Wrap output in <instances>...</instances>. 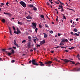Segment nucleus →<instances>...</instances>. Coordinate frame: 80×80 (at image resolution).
Masks as SVG:
<instances>
[{
	"label": "nucleus",
	"instance_id": "nucleus-59",
	"mask_svg": "<svg viewBox=\"0 0 80 80\" xmlns=\"http://www.w3.org/2000/svg\"><path fill=\"white\" fill-rule=\"evenodd\" d=\"M29 63H32V61H29Z\"/></svg>",
	"mask_w": 80,
	"mask_h": 80
},
{
	"label": "nucleus",
	"instance_id": "nucleus-2",
	"mask_svg": "<svg viewBox=\"0 0 80 80\" xmlns=\"http://www.w3.org/2000/svg\"><path fill=\"white\" fill-rule=\"evenodd\" d=\"M17 31H14V32L15 33H16V34H18L19 33H21V32H20V31L18 29V28H17Z\"/></svg>",
	"mask_w": 80,
	"mask_h": 80
},
{
	"label": "nucleus",
	"instance_id": "nucleus-55",
	"mask_svg": "<svg viewBox=\"0 0 80 80\" xmlns=\"http://www.w3.org/2000/svg\"><path fill=\"white\" fill-rule=\"evenodd\" d=\"M1 5H2V6L4 5V3H1Z\"/></svg>",
	"mask_w": 80,
	"mask_h": 80
},
{
	"label": "nucleus",
	"instance_id": "nucleus-47",
	"mask_svg": "<svg viewBox=\"0 0 80 80\" xmlns=\"http://www.w3.org/2000/svg\"><path fill=\"white\" fill-rule=\"evenodd\" d=\"M53 52H54L53 51H51V53H53Z\"/></svg>",
	"mask_w": 80,
	"mask_h": 80
},
{
	"label": "nucleus",
	"instance_id": "nucleus-60",
	"mask_svg": "<svg viewBox=\"0 0 80 80\" xmlns=\"http://www.w3.org/2000/svg\"><path fill=\"white\" fill-rule=\"evenodd\" d=\"M47 5H50V4L48 2H47Z\"/></svg>",
	"mask_w": 80,
	"mask_h": 80
},
{
	"label": "nucleus",
	"instance_id": "nucleus-25",
	"mask_svg": "<svg viewBox=\"0 0 80 80\" xmlns=\"http://www.w3.org/2000/svg\"><path fill=\"white\" fill-rule=\"evenodd\" d=\"M70 63H72V64H75V62L73 61H70Z\"/></svg>",
	"mask_w": 80,
	"mask_h": 80
},
{
	"label": "nucleus",
	"instance_id": "nucleus-3",
	"mask_svg": "<svg viewBox=\"0 0 80 80\" xmlns=\"http://www.w3.org/2000/svg\"><path fill=\"white\" fill-rule=\"evenodd\" d=\"M32 63L33 65H37L38 66V64H37V62H36V61L34 59L32 61Z\"/></svg>",
	"mask_w": 80,
	"mask_h": 80
},
{
	"label": "nucleus",
	"instance_id": "nucleus-31",
	"mask_svg": "<svg viewBox=\"0 0 80 80\" xmlns=\"http://www.w3.org/2000/svg\"><path fill=\"white\" fill-rule=\"evenodd\" d=\"M73 30L74 32H77V29L76 28L74 29Z\"/></svg>",
	"mask_w": 80,
	"mask_h": 80
},
{
	"label": "nucleus",
	"instance_id": "nucleus-49",
	"mask_svg": "<svg viewBox=\"0 0 80 80\" xmlns=\"http://www.w3.org/2000/svg\"><path fill=\"white\" fill-rule=\"evenodd\" d=\"M33 49L34 50V51H35L36 50V48H33Z\"/></svg>",
	"mask_w": 80,
	"mask_h": 80
},
{
	"label": "nucleus",
	"instance_id": "nucleus-46",
	"mask_svg": "<svg viewBox=\"0 0 80 80\" xmlns=\"http://www.w3.org/2000/svg\"><path fill=\"white\" fill-rule=\"evenodd\" d=\"M64 10H63V8H62V10H61V12H63V11Z\"/></svg>",
	"mask_w": 80,
	"mask_h": 80
},
{
	"label": "nucleus",
	"instance_id": "nucleus-36",
	"mask_svg": "<svg viewBox=\"0 0 80 80\" xmlns=\"http://www.w3.org/2000/svg\"><path fill=\"white\" fill-rule=\"evenodd\" d=\"M8 55H9V56H10V55H11V54H11V53H8Z\"/></svg>",
	"mask_w": 80,
	"mask_h": 80
},
{
	"label": "nucleus",
	"instance_id": "nucleus-44",
	"mask_svg": "<svg viewBox=\"0 0 80 80\" xmlns=\"http://www.w3.org/2000/svg\"><path fill=\"white\" fill-rule=\"evenodd\" d=\"M65 42H68V40H67V39H65Z\"/></svg>",
	"mask_w": 80,
	"mask_h": 80
},
{
	"label": "nucleus",
	"instance_id": "nucleus-32",
	"mask_svg": "<svg viewBox=\"0 0 80 80\" xmlns=\"http://www.w3.org/2000/svg\"><path fill=\"white\" fill-rule=\"evenodd\" d=\"M60 47V46H57L56 47H55L54 48H59Z\"/></svg>",
	"mask_w": 80,
	"mask_h": 80
},
{
	"label": "nucleus",
	"instance_id": "nucleus-8",
	"mask_svg": "<svg viewBox=\"0 0 80 80\" xmlns=\"http://www.w3.org/2000/svg\"><path fill=\"white\" fill-rule=\"evenodd\" d=\"M33 40L34 42H35V43H36L37 42H36V40L38 41V38H37L36 37H35V38H34Z\"/></svg>",
	"mask_w": 80,
	"mask_h": 80
},
{
	"label": "nucleus",
	"instance_id": "nucleus-5",
	"mask_svg": "<svg viewBox=\"0 0 80 80\" xmlns=\"http://www.w3.org/2000/svg\"><path fill=\"white\" fill-rule=\"evenodd\" d=\"M71 71H72L73 72H78V71H80V68H79L78 69H77V68H74Z\"/></svg>",
	"mask_w": 80,
	"mask_h": 80
},
{
	"label": "nucleus",
	"instance_id": "nucleus-17",
	"mask_svg": "<svg viewBox=\"0 0 80 80\" xmlns=\"http://www.w3.org/2000/svg\"><path fill=\"white\" fill-rule=\"evenodd\" d=\"M68 48L69 50H72V49H74V48H75V47H71V48Z\"/></svg>",
	"mask_w": 80,
	"mask_h": 80
},
{
	"label": "nucleus",
	"instance_id": "nucleus-7",
	"mask_svg": "<svg viewBox=\"0 0 80 80\" xmlns=\"http://www.w3.org/2000/svg\"><path fill=\"white\" fill-rule=\"evenodd\" d=\"M45 43V39H44L43 41L40 42V45H43Z\"/></svg>",
	"mask_w": 80,
	"mask_h": 80
},
{
	"label": "nucleus",
	"instance_id": "nucleus-1",
	"mask_svg": "<svg viewBox=\"0 0 80 80\" xmlns=\"http://www.w3.org/2000/svg\"><path fill=\"white\" fill-rule=\"evenodd\" d=\"M20 3L23 7H26V4L23 2L21 1L20 2Z\"/></svg>",
	"mask_w": 80,
	"mask_h": 80
},
{
	"label": "nucleus",
	"instance_id": "nucleus-33",
	"mask_svg": "<svg viewBox=\"0 0 80 80\" xmlns=\"http://www.w3.org/2000/svg\"><path fill=\"white\" fill-rule=\"evenodd\" d=\"M26 42V40H23V41L22 42V43H25Z\"/></svg>",
	"mask_w": 80,
	"mask_h": 80
},
{
	"label": "nucleus",
	"instance_id": "nucleus-12",
	"mask_svg": "<svg viewBox=\"0 0 80 80\" xmlns=\"http://www.w3.org/2000/svg\"><path fill=\"white\" fill-rule=\"evenodd\" d=\"M43 34H44V38H47V37H48V36H47V34L45 33H43Z\"/></svg>",
	"mask_w": 80,
	"mask_h": 80
},
{
	"label": "nucleus",
	"instance_id": "nucleus-4",
	"mask_svg": "<svg viewBox=\"0 0 80 80\" xmlns=\"http://www.w3.org/2000/svg\"><path fill=\"white\" fill-rule=\"evenodd\" d=\"M32 27L33 28H34V29L36 28V27H37V24L34 22H32Z\"/></svg>",
	"mask_w": 80,
	"mask_h": 80
},
{
	"label": "nucleus",
	"instance_id": "nucleus-41",
	"mask_svg": "<svg viewBox=\"0 0 80 80\" xmlns=\"http://www.w3.org/2000/svg\"><path fill=\"white\" fill-rule=\"evenodd\" d=\"M63 18H62L63 19H65V20H66V18L65 17L63 16Z\"/></svg>",
	"mask_w": 80,
	"mask_h": 80
},
{
	"label": "nucleus",
	"instance_id": "nucleus-13",
	"mask_svg": "<svg viewBox=\"0 0 80 80\" xmlns=\"http://www.w3.org/2000/svg\"><path fill=\"white\" fill-rule=\"evenodd\" d=\"M4 14L5 15H8L9 16H10L11 15V14L8 13L4 12Z\"/></svg>",
	"mask_w": 80,
	"mask_h": 80
},
{
	"label": "nucleus",
	"instance_id": "nucleus-62",
	"mask_svg": "<svg viewBox=\"0 0 80 80\" xmlns=\"http://www.w3.org/2000/svg\"><path fill=\"white\" fill-rule=\"evenodd\" d=\"M72 20H70V22L71 23H72Z\"/></svg>",
	"mask_w": 80,
	"mask_h": 80
},
{
	"label": "nucleus",
	"instance_id": "nucleus-45",
	"mask_svg": "<svg viewBox=\"0 0 80 80\" xmlns=\"http://www.w3.org/2000/svg\"><path fill=\"white\" fill-rule=\"evenodd\" d=\"M11 62L12 63H13V62H15V60H13Z\"/></svg>",
	"mask_w": 80,
	"mask_h": 80
},
{
	"label": "nucleus",
	"instance_id": "nucleus-15",
	"mask_svg": "<svg viewBox=\"0 0 80 80\" xmlns=\"http://www.w3.org/2000/svg\"><path fill=\"white\" fill-rule=\"evenodd\" d=\"M72 27H75L76 25V24L75 23V22H73L72 23Z\"/></svg>",
	"mask_w": 80,
	"mask_h": 80
},
{
	"label": "nucleus",
	"instance_id": "nucleus-38",
	"mask_svg": "<svg viewBox=\"0 0 80 80\" xmlns=\"http://www.w3.org/2000/svg\"><path fill=\"white\" fill-rule=\"evenodd\" d=\"M5 50H6V49H2V51H3V52H5Z\"/></svg>",
	"mask_w": 80,
	"mask_h": 80
},
{
	"label": "nucleus",
	"instance_id": "nucleus-56",
	"mask_svg": "<svg viewBox=\"0 0 80 80\" xmlns=\"http://www.w3.org/2000/svg\"><path fill=\"white\" fill-rule=\"evenodd\" d=\"M78 20H79V19L78 18H77L76 20V21H77V22L78 21Z\"/></svg>",
	"mask_w": 80,
	"mask_h": 80
},
{
	"label": "nucleus",
	"instance_id": "nucleus-57",
	"mask_svg": "<svg viewBox=\"0 0 80 80\" xmlns=\"http://www.w3.org/2000/svg\"><path fill=\"white\" fill-rule=\"evenodd\" d=\"M55 2L57 4H59V2H58L56 1Z\"/></svg>",
	"mask_w": 80,
	"mask_h": 80
},
{
	"label": "nucleus",
	"instance_id": "nucleus-22",
	"mask_svg": "<svg viewBox=\"0 0 80 80\" xmlns=\"http://www.w3.org/2000/svg\"><path fill=\"white\" fill-rule=\"evenodd\" d=\"M2 22H3V23H5V19H2Z\"/></svg>",
	"mask_w": 80,
	"mask_h": 80
},
{
	"label": "nucleus",
	"instance_id": "nucleus-16",
	"mask_svg": "<svg viewBox=\"0 0 80 80\" xmlns=\"http://www.w3.org/2000/svg\"><path fill=\"white\" fill-rule=\"evenodd\" d=\"M28 7H30V8H33V5L31 4L29 5Z\"/></svg>",
	"mask_w": 80,
	"mask_h": 80
},
{
	"label": "nucleus",
	"instance_id": "nucleus-10",
	"mask_svg": "<svg viewBox=\"0 0 80 80\" xmlns=\"http://www.w3.org/2000/svg\"><path fill=\"white\" fill-rule=\"evenodd\" d=\"M26 18H27V19H32V17H31V16H30V15H29L28 16L26 17Z\"/></svg>",
	"mask_w": 80,
	"mask_h": 80
},
{
	"label": "nucleus",
	"instance_id": "nucleus-19",
	"mask_svg": "<svg viewBox=\"0 0 80 80\" xmlns=\"http://www.w3.org/2000/svg\"><path fill=\"white\" fill-rule=\"evenodd\" d=\"M18 24H19V25H22V23L19 21H18Z\"/></svg>",
	"mask_w": 80,
	"mask_h": 80
},
{
	"label": "nucleus",
	"instance_id": "nucleus-37",
	"mask_svg": "<svg viewBox=\"0 0 80 80\" xmlns=\"http://www.w3.org/2000/svg\"><path fill=\"white\" fill-rule=\"evenodd\" d=\"M12 28L14 30H16L15 28V27H14V26L12 27Z\"/></svg>",
	"mask_w": 80,
	"mask_h": 80
},
{
	"label": "nucleus",
	"instance_id": "nucleus-40",
	"mask_svg": "<svg viewBox=\"0 0 80 80\" xmlns=\"http://www.w3.org/2000/svg\"><path fill=\"white\" fill-rule=\"evenodd\" d=\"M40 47V45L37 44V47Z\"/></svg>",
	"mask_w": 80,
	"mask_h": 80
},
{
	"label": "nucleus",
	"instance_id": "nucleus-50",
	"mask_svg": "<svg viewBox=\"0 0 80 80\" xmlns=\"http://www.w3.org/2000/svg\"><path fill=\"white\" fill-rule=\"evenodd\" d=\"M65 52H68V50H65Z\"/></svg>",
	"mask_w": 80,
	"mask_h": 80
},
{
	"label": "nucleus",
	"instance_id": "nucleus-52",
	"mask_svg": "<svg viewBox=\"0 0 80 80\" xmlns=\"http://www.w3.org/2000/svg\"><path fill=\"white\" fill-rule=\"evenodd\" d=\"M28 41L29 42H31L32 41V39H29Z\"/></svg>",
	"mask_w": 80,
	"mask_h": 80
},
{
	"label": "nucleus",
	"instance_id": "nucleus-54",
	"mask_svg": "<svg viewBox=\"0 0 80 80\" xmlns=\"http://www.w3.org/2000/svg\"><path fill=\"white\" fill-rule=\"evenodd\" d=\"M13 48H14V49H17V48H16V47H13Z\"/></svg>",
	"mask_w": 80,
	"mask_h": 80
},
{
	"label": "nucleus",
	"instance_id": "nucleus-58",
	"mask_svg": "<svg viewBox=\"0 0 80 80\" xmlns=\"http://www.w3.org/2000/svg\"><path fill=\"white\" fill-rule=\"evenodd\" d=\"M61 48H66V47H62Z\"/></svg>",
	"mask_w": 80,
	"mask_h": 80
},
{
	"label": "nucleus",
	"instance_id": "nucleus-21",
	"mask_svg": "<svg viewBox=\"0 0 80 80\" xmlns=\"http://www.w3.org/2000/svg\"><path fill=\"white\" fill-rule=\"evenodd\" d=\"M40 17L42 18H44V16L43 15H41Z\"/></svg>",
	"mask_w": 80,
	"mask_h": 80
},
{
	"label": "nucleus",
	"instance_id": "nucleus-35",
	"mask_svg": "<svg viewBox=\"0 0 80 80\" xmlns=\"http://www.w3.org/2000/svg\"><path fill=\"white\" fill-rule=\"evenodd\" d=\"M9 32L11 35H12V30H9Z\"/></svg>",
	"mask_w": 80,
	"mask_h": 80
},
{
	"label": "nucleus",
	"instance_id": "nucleus-11",
	"mask_svg": "<svg viewBox=\"0 0 80 80\" xmlns=\"http://www.w3.org/2000/svg\"><path fill=\"white\" fill-rule=\"evenodd\" d=\"M39 63H40V66H44V64H43V62H39Z\"/></svg>",
	"mask_w": 80,
	"mask_h": 80
},
{
	"label": "nucleus",
	"instance_id": "nucleus-34",
	"mask_svg": "<svg viewBox=\"0 0 80 80\" xmlns=\"http://www.w3.org/2000/svg\"><path fill=\"white\" fill-rule=\"evenodd\" d=\"M15 45H16L17 47V48L19 47V46H18V44H15Z\"/></svg>",
	"mask_w": 80,
	"mask_h": 80
},
{
	"label": "nucleus",
	"instance_id": "nucleus-48",
	"mask_svg": "<svg viewBox=\"0 0 80 80\" xmlns=\"http://www.w3.org/2000/svg\"><path fill=\"white\" fill-rule=\"evenodd\" d=\"M73 39H70V42H71V41H73Z\"/></svg>",
	"mask_w": 80,
	"mask_h": 80
},
{
	"label": "nucleus",
	"instance_id": "nucleus-64",
	"mask_svg": "<svg viewBox=\"0 0 80 80\" xmlns=\"http://www.w3.org/2000/svg\"><path fill=\"white\" fill-rule=\"evenodd\" d=\"M78 57H79V54H78V55H77V58H78Z\"/></svg>",
	"mask_w": 80,
	"mask_h": 80
},
{
	"label": "nucleus",
	"instance_id": "nucleus-29",
	"mask_svg": "<svg viewBox=\"0 0 80 80\" xmlns=\"http://www.w3.org/2000/svg\"><path fill=\"white\" fill-rule=\"evenodd\" d=\"M33 9L34 10H37V8H35V7H33Z\"/></svg>",
	"mask_w": 80,
	"mask_h": 80
},
{
	"label": "nucleus",
	"instance_id": "nucleus-39",
	"mask_svg": "<svg viewBox=\"0 0 80 80\" xmlns=\"http://www.w3.org/2000/svg\"><path fill=\"white\" fill-rule=\"evenodd\" d=\"M58 36H60L61 35V34L60 33H58Z\"/></svg>",
	"mask_w": 80,
	"mask_h": 80
},
{
	"label": "nucleus",
	"instance_id": "nucleus-26",
	"mask_svg": "<svg viewBox=\"0 0 80 80\" xmlns=\"http://www.w3.org/2000/svg\"><path fill=\"white\" fill-rule=\"evenodd\" d=\"M64 45V44H63V43H62V42L60 43V45L63 46Z\"/></svg>",
	"mask_w": 80,
	"mask_h": 80
},
{
	"label": "nucleus",
	"instance_id": "nucleus-51",
	"mask_svg": "<svg viewBox=\"0 0 80 80\" xmlns=\"http://www.w3.org/2000/svg\"><path fill=\"white\" fill-rule=\"evenodd\" d=\"M71 33L72 34V35H74V34H73V32H71Z\"/></svg>",
	"mask_w": 80,
	"mask_h": 80
},
{
	"label": "nucleus",
	"instance_id": "nucleus-24",
	"mask_svg": "<svg viewBox=\"0 0 80 80\" xmlns=\"http://www.w3.org/2000/svg\"><path fill=\"white\" fill-rule=\"evenodd\" d=\"M11 54L12 53H14V50H13V49H12V50H11Z\"/></svg>",
	"mask_w": 80,
	"mask_h": 80
},
{
	"label": "nucleus",
	"instance_id": "nucleus-6",
	"mask_svg": "<svg viewBox=\"0 0 80 80\" xmlns=\"http://www.w3.org/2000/svg\"><path fill=\"white\" fill-rule=\"evenodd\" d=\"M51 63H52V62L51 61H49L48 62H45V64H47V65L51 64Z\"/></svg>",
	"mask_w": 80,
	"mask_h": 80
},
{
	"label": "nucleus",
	"instance_id": "nucleus-43",
	"mask_svg": "<svg viewBox=\"0 0 80 80\" xmlns=\"http://www.w3.org/2000/svg\"><path fill=\"white\" fill-rule=\"evenodd\" d=\"M28 39H32V38H31V37L30 36L28 37Z\"/></svg>",
	"mask_w": 80,
	"mask_h": 80
},
{
	"label": "nucleus",
	"instance_id": "nucleus-42",
	"mask_svg": "<svg viewBox=\"0 0 80 80\" xmlns=\"http://www.w3.org/2000/svg\"><path fill=\"white\" fill-rule=\"evenodd\" d=\"M62 42H65V39H63L62 40Z\"/></svg>",
	"mask_w": 80,
	"mask_h": 80
},
{
	"label": "nucleus",
	"instance_id": "nucleus-28",
	"mask_svg": "<svg viewBox=\"0 0 80 80\" xmlns=\"http://www.w3.org/2000/svg\"><path fill=\"white\" fill-rule=\"evenodd\" d=\"M74 35H76L77 36H79V34H77V33H75L74 34Z\"/></svg>",
	"mask_w": 80,
	"mask_h": 80
},
{
	"label": "nucleus",
	"instance_id": "nucleus-23",
	"mask_svg": "<svg viewBox=\"0 0 80 80\" xmlns=\"http://www.w3.org/2000/svg\"><path fill=\"white\" fill-rule=\"evenodd\" d=\"M49 33H51V34H52L53 33V31H49Z\"/></svg>",
	"mask_w": 80,
	"mask_h": 80
},
{
	"label": "nucleus",
	"instance_id": "nucleus-18",
	"mask_svg": "<svg viewBox=\"0 0 80 80\" xmlns=\"http://www.w3.org/2000/svg\"><path fill=\"white\" fill-rule=\"evenodd\" d=\"M16 42H17V40H16V39H15L14 42V45H16L17 44V43Z\"/></svg>",
	"mask_w": 80,
	"mask_h": 80
},
{
	"label": "nucleus",
	"instance_id": "nucleus-61",
	"mask_svg": "<svg viewBox=\"0 0 80 80\" xmlns=\"http://www.w3.org/2000/svg\"><path fill=\"white\" fill-rule=\"evenodd\" d=\"M8 3H8V2H7L6 3V4L7 5H8Z\"/></svg>",
	"mask_w": 80,
	"mask_h": 80
},
{
	"label": "nucleus",
	"instance_id": "nucleus-20",
	"mask_svg": "<svg viewBox=\"0 0 80 80\" xmlns=\"http://www.w3.org/2000/svg\"><path fill=\"white\" fill-rule=\"evenodd\" d=\"M45 27H47V28H49V27L48 26V25H47V24H45Z\"/></svg>",
	"mask_w": 80,
	"mask_h": 80
},
{
	"label": "nucleus",
	"instance_id": "nucleus-9",
	"mask_svg": "<svg viewBox=\"0 0 80 80\" xmlns=\"http://www.w3.org/2000/svg\"><path fill=\"white\" fill-rule=\"evenodd\" d=\"M64 61L66 63H68V62H70V61L67 60V59H65L64 60Z\"/></svg>",
	"mask_w": 80,
	"mask_h": 80
},
{
	"label": "nucleus",
	"instance_id": "nucleus-27",
	"mask_svg": "<svg viewBox=\"0 0 80 80\" xmlns=\"http://www.w3.org/2000/svg\"><path fill=\"white\" fill-rule=\"evenodd\" d=\"M38 30V28H36L35 29V32L36 33H37Z\"/></svg>",
	"mask_w": 80,
	"mask_h": 80
},
{
	"label": "nucleus",
	"instance_id": "nucleus-63",
	"mask_svg": "<svg viewBox=\"0 0 80 80\" xmlns=\"http://www.w3.org/2000/svg\"><path fill=\"white\" fill-rule=\"evenodd\" d=\"M8 28H9V30H11V28H10V27H9Z\"/></svg>",
	"mask_w": 80,
	"mask_h": 80
},
{
	"label": "nucleus",
	"instance_id": "nucleus-30",
	"mask_svg": "<svg viewBox=\"0 0 80 80\" xmlns=\"http://www.w3.org/2000/svg\"><path fill=\"white\" fill-rule=\"evenodd\" d=\"M59 2H60V3L61 5H64V3H63L61 2H60V0H59Z\"/></svg>",
	"mask_w": 80,
	"mask_h": 80
},
{
	"label": "nucleus",
	"instance_id": "nucleus-14",
	"mask_svg": "<svg viewBox=\"0 0 80 80\" xmlns=\"http://www.w3.org/2000/svg\"><path fill=\"white\" fill-rule=\"evenodd\" d=\"M28 48H31V47L30 46V43H28Z\"/></svg>",
	"mask_w": 80,
	"mask_h": 80
},
{
	"label": "nucleus",
	"instance_id": "nucleus-53",
	"mask_svg": "<svg viewBox=\"0 0 80 80\" xmlns=\"http://www.w3.org/2000/svg\"><path fill=\"white\" fill-rule=\"evenodd\" d=\"M39 27L40 28H42V25H39Z\"/></svg>",
	"mask_w": 80,
	"mask_h": 80
}]
</instances>
